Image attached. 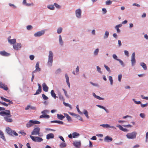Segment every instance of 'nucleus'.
Here are the masks:
<instances>
[{
	"label": "nucleus",
	"instance_id": "1",
	"mask_svg": "<svg viewBox=\"0 0 148 148\" xmlns=\"http://www.w3.org/2000/svg\"><path fill=\"white\" fill-rule=\"evenodd\" d=\"M53 56V54L52 51H49L48 62L47 64L48 66L49 67H50L52 66Z\"/></svg>",
	"mask_w": 148,
	"mask_h": 148
},
{
	"label": "nucleus",
	"instance_id": "2",
	"mask_svg": "<svg viewBox=\"0 0 148 148\" xmlns=\"http://www.w3.org/2000/svg\"><path fill=\"white\" fill-rule=\"evenodd\" d=\"M137 133L136 132L127 133L126 135L127 138L129 139H134L136 137Z\"/></svg>",
	"mask_w": 148,
	"mask_h": 148
},
{
	"label": "nucleus",
	"instance_id": "3",
	"mask_svg": "<svg viewBox=\"0 0 148 148\" xmlns=\"http://www.w3.org/2000/svg\"><path fill=\"white\" fill-rule=\"evenodd\" d=\"M30 137L34 142H40L43 141V139L42 138L38 136H32L30 135Z\"/></svg>",
	"mask_w": 148,
	"mask_h": 148
},
{
	"label": "nucleus",
	"instance_id": "4",
	"mask_svg": "<svg viewBox=\"0 0 148 148\" xmlns=\"http://www.w3.org/2000/svg\"><path fill=\"white\" fill-rule=\"evenodd\" d=\"M10 112L9 110H5L0 112V115L4 117L6 116H8L10 114Z\"/></svg>",
	"mask_w": 148,
	"mask_h": 148
},
{
	"label": "nucleus",
	"instance_id": "5",
	"mask_svg": "<svg viewBox=\"0 0 148 148\" xmlns=\"http://www.w3.org/2000/svg\"><path fill=\"white\" fill-rule=\"evenodd\" d=\"M40 129L38 127H36L34 129L32 132L31 133V134L32 135H36L40 134Z\"/></svg>",
	"mask_w": 148,
	"mask_h": 148
},
{
	"label": "nucleus",
	"instance_id": "6",
	"mask_svg": "<svg viewBox=\"0 0 148 148\" xmlns=\"http://www.w3.org/2000/svg\"><path fill=\"white\" fill-rule=\"evenodd\" d=\"M135 53L134 52L132 53L131 58V62L132 63V66H134L136 63V61L135 58Z\"/></svg>",
	"mask_w": 148,
	"mask_h": 148
},
{
	"label": "nucleus",
	"instance_id": "7",
	"mask_svg": "<svg viewBox=\"0 0 148 148\" xmlns=\"http://www.w3.org/2000/svg\"><path fill=\"white\" fill-rule=\"evenodd\" d=\"M12 116L10 114V116H6L4 117V120L7 122L12 123L13 122L12 119L11 118Z\"/></svg>",
	"mask_w": 148,
	"mask_h": 148
},
{
	"label": "nucleus",
	"instance_id": "8",
	"mask_svg": "<svg viewBox=\"0 0 148 148\" xmlns=\"http://www.w3.org/2000/svg\"><path fill=\"white\" fill-rule=\"evenodd\" d=\"M73 144L76 148H79L81 146V142L80 141H75L73 142Z\"/></svg>",
	"mask_w": 148,
	"mask_h": 148
},
{
	"label": "nucleus",
	"instance_id": "9",
	"mask_svg": "<svg viewBox=\"0 0 148 148\" xmlns=\"http://www.w3.org/2000/svg\"><path fill=\"white\" fill-rule=\"evenodd\" d=\"M45 33V31L44 30L35 33L34 34V36L35 37H39L43 35Z\"/></svg>",
	"mask_w": 148,
	"mask_h": 148
},
{
	"label": "nucleus",
	"instance_id": "10",
	"mask_svg": "<svg viewBox=\"0 0 148 148\" xmlns=\"http://www.w3.org/2000/svg\"><path fill=\"white\" fill-rule=\"evenodd\" d=\"M38 86V89L36 90L35 93L34 94V95H36L40 93L42 91V88L40 84L38 83L37 84Z\"/></svg>",
	"mask_w": 148,
	"mask_h": 148
},
{
	"label": "nucleus",
	"instance_id": "11",
	"mask_svg": "<svg viewBox=\"0 0 148 148\" xmlns=\"http://www.w3.org/2000/svg\"><path fill=\"white\" fill-rule=\"evenodd\" d=\"M81 10L80 9L77 10L75 11L76 16L77 18H80L81 17Z\"/></svg>",
	"mask_w": 148,
	"mask_h": 148
},
{
	"label": "nucleus",
	"instance_id": "12",
	"mask_svg": "<svg viewBox=\"0 0 148 148\" xmlns=\"http://www.w3.org/2000/svg\"><path fill=\"white\" fill-rule=\"evenodd\" d=\"M65 77L66 79V82L69 88H70V83L69 82V77L67 74H65Z\"/></svg>",
	"mask_w": 148,
	"mask_h": 148
},
{
	"label": "nucleus",
	"instance_id": "13",
	"mask_svg": "<svg viewBox=\"0 0 148 148\" xmlns=\"http://www.w3.org/2000/svg\"><path fill=\"white\" fill-rule=\"evenodd\" d=\"M100 126L102 127H103L104 128H114L115 129H116V128L115 127H114L113 126H110V125H109L108 124H101L100 125Z\"/></svg>",
	"mask_w": 148,
	"mask_h": 148
},
{
	"label": "nucleus",
	"instance_id": "14",
	"mask_svg": "<svg viewBox=\"0 0 148 148\" xmlns=\"http://www.w3.org/2000/svg\"><path fill=\"white\" fill-rule=\"evenodd\" d=\"M43 90L46 92H48L49 89L48 87L46 85L45 83H44L42 85Z\"/></svg>",
	"mask_w": 148,
	"mask_h": 148
},
{
	"label": "nucleus",
	"instance_id": "15",
	"mask_svg": "<svg viewBox=\"0 0 148 148\" xmlns=\"http://www.w3.org/2000/svg\"><path fill=\"white\" fill-rule=\"evenodd\" d=\"M0 88L3 89L5 90H7L8 89L7 86L5 85L4 84L1 82H0Z\"/></svg>",
	"mask_w": 148,
	"mask_h": 148
},
{
	"label": "nucleus",
	"instance_id": "16",
	"mask_svg": "<svg viewBox=\"0 0 148 148\" xmlns=\"http://www.w3.org/2000/svg\"><path fill=\"white\" fill-rule=\"evenodd\" d=\"M0 54L3 56H8L10 55V54L6 52L5 51H0Z\"/></svg>",
	"mask_w": 148,
	"mask_h": 148
},
{
	"label": "nucleus",
	"instance_id": "17",
	"mask_svg": "<svg viewBox=\"0 0 148 148\" xmlns=\"http://www.w3.org/2000/svg\"><path fill=\"white\" fill-rule=\"evenodd\" d=\"M112 138L109 136H107L104 138V141L107 142H110L112 141Z\"/></svg>",
	"mask_w": 148,
	"mask_h": 148
},
{
	"label": "nucleus",
	"instance_id": "18",
	"mask_svg": "<svg viewBox=\"0 0 148 148\" xmlns=\"http://www.w3.org/2000/svg\"><path fill=\"white\" fill-rule=\"evenodd\" d=\"M54 137V134L53 133H49L46 136V138L49 140L51 138H53Z\"/></svg>",
	"mask_w": 148,
	"mask_h": 148
},
{
	"label": "nucleus",
	"instance_id": "19",
	"mask_svg": "<svg viewBox=\"0 0 148 148\" xmlns=\"http://www.w3.org/2000/svg\"><path fill=\"white\" fill-rule=\"evenodd\" d=\"M33 120H30L29 122H28L26 124V127L29 128L33 125Z\"/></svg>",
	"mask_w": 148,
	"mask_h": 148
},
{
	"label": "nucleus",
	"instance_id": "20",
	"mask_svg": "<svg viewBox=\"0 0 148 148\" xmlns=\"http://www.w3.org/2000/svg\"><path fill=\"white\" fill-rule=\"evenodd\" d=\"M58 95L59 97V98L60 100H62L63 101H64L65 99L64 97L60 92H58Z\"/></svg>",
	"mask_w": 148,
	"mask_h": 148
},
{
	"label": "nucleus",
	"instance_id": "21",
	"mask_svg": "<svg viewBox=\"0 0 148 148\" xmlns=\"http://www.w3.org/2000/svg\"><path fill=\"white\" fill-rule=\"evenodd\" d=\"M92 95L95 98L99 100H103L104 99V98H101L98 96L94 92H93L92 94Z\"/></svg>",
	"mask_w": 148,
	"mask_h": 148
},
{
	"label": "nucleus",
	"instance_id": "22",
	"mask_svg": "<svg viewBox=\"0 0 148 148\" xmlns=\"http://www.w3.org/2000/svg\"><path fill=\"white\" fill-rule=\"evenodd\" d=\"M6 131L9 134L12 135V133L11 130L9 127H7L6 129Z\"/></svg>",
	"mask_w": 148,
	"mask_h": 148
},
{
	"label": "nucleus",
	"instance_id": "23",
	"mask_svg": "<svg viewBox=\"0 0 148 148\" xmlns=\"http://www.w3.org/2000/svg\"><path fill=\"white\" fill-rule=\"evenodd\" d=\"M1 99L2 100H3V101H5L9 102L10 104V103H11V104L13 103V102L12 101H11L9 99H7L4 97H3L1 96Z\"/></svg>",
	"mask_w": 148,
	"mask_h": 148
},
{
	"label": "nucleus",
	"instance_id": "24",
	"mask_svg": "<svg viewBox=\"0 0 148 148\" xmlns=\"http://www.w3.org/2000/svg\"><path fill=\"white\" fill-rule=\"evenodd\" d=\"M140 64L145 70H147V67L145 64L144 62H141Z\"/></svg>",
	"mask_w": 148,
	"mask_h": 148
},
{
	"label": "nucleus",
	"instance_id": "25",
	"mask_svg": "<svg viewBox=\"0 0 148 148\" xmlns=\"http://www.w3.org/2000/svg\"><path fill=\"white\" fill-rule=\"evenodd\" d=\"M72 135L73 138H75L78 137L80 136V134L77 132H75L72 133Z\"/></svg>",
	"mask_w": 148,
	"mask_h": 148
},
{
	"label": "nucleus",
	"instance_id": "26",
	"mask_svg": "<svg viewBox=\"0 0 148 148\" xmlns=\"http://www.w3.org/2000/svg\"><path fill=\"white\" fill-rule=\"evenodd\" d=\"M50 117L49 115L47 114H43L40 116V118H46L48 119Z\"/></svg>",
	"mask_w": 148,
	"mask_h": 148
},
{
	"label": "nucleus",
	"instance_id": "27",
	"mask_svg": "<svg viewBox=\"0 0 148 148\" xmlns=\"http://www.w3.org/2000/svg\"><path fill=\"white\" fill-rule=\"evenodd\" d=\"M8 42L11 44H14L16 42V39H9Z\"/></svg>",
	"mask_w": 148,
	"mask_h": 148
},
{
	"label": "nucleus",
	"instance_id": "28",
	"mask_svg": "<svg viewBox=\"0 0 148 148\" xmlns=\"http://www.w3.org/2000/svg\"><path fill=\"white\" fill-rule=\"evenodd\" d=\"M96 106L97 107H99V108H102V109H103V110H105V111L107 113H108L109 112V111L107 109H106V108L105 107H104V106H101L100 105H96Z\"/></svg>",
	"mask_w": 148,
	"mask_h": 148
},
{
	"label": "nucleus",
	"instance_id": "29",
	"mask_svg": "<svg viewBox=\"0 0 148 148\" xmlns=\"http://www.w3.org/2000/svg\"><path fill=\"white\" fill-rule=\"evenodd\" d=\"M64 114L66 118L68 121H71V118L68 114L66 113H64Z\"/></svg>",
	"mask_w": 148,
	"mask_h": 148
},
{
	"label": "nucleus",
	"instance_id": "30",
	"mask_svg": "<svg viewBox=\"0 0 148 148\" xmlns=\"http://www.w3.org/2000/svg\"><path fill=\"white\" fill-rule=\"evenodd\" d=\"M51 96L54 98V99H56V98L57 97L56 96V94L54 92V91L53 90H52L51 92Z\"/></svg>",
	"mask_w": 148,
	"mask_h": 148
},
{
	"label": "nucleus",
	"instance_id": "31",
	"mask_svg": "<svg viewBox=\"0 0 148 148\" xmlns=\"http://www.w3.org/2000/svg\"><path fill=\"white\" fill-rule=\"evenodd\" d=\"M0 137L2 139L4 140H6L3 133L1 131H0Z\"/></svg>",
	"mask_w": 148,
	"mask_h": 148
},
{
	"label": "nucleus",
	"instance_id": "32",
	"mask_svg": "<svg viewBox=\"0 0 148 148\" xmlns=\"http://www.w3.org/2000/svg\"><path fill=\"white\" fill-rule=\"evenodd\" d=\"M51 122L52 123H55L61 124H63L64 123L63 122L60 121H52Z\"/></svg>",
	"mask_w": 148,
	"mask_h": 148
},
{
	"label": "nucleus",
	"instance_id": "33",
	"mask_svg": "<svg viewBox=\"0 0 148 148\" xmlns=\"http://www.w3.org/2000/svg\"><path fill=\"white\" fill-rule=\"evenodd\" d=\"M66 143L64 142L60 143V147L61 148H63L66 147Z\"/></svg>",
	"mask_w": 148,
	"mask_h": 148
},
{
	"label": "nucleus",
	"instance_id": "34",
	"mask_svg": "<svg viewBox=\"0 0 148 148\" xmlns=\"http://www.w3.org/2000/svg\"><path fill=\"white\" fill-rule=\"evenodd\" d=\"M36 69L38 70V71H40V68L39 67V62H38L36 63Z\"/></svg>",
	"mask_w": 148,
	"mask_h": 148
},
{
	"label": "nucleus",
	"instance_id": "35",
	"mask_svg": "<svg viewBox=\"0 0 148 148\" xmlns=\"http://www.w3.org/2000/svg\"><path fill=\"white\" fill-rule=\"evenodd\" d=\"M57 117L59 119L61 120H62L65 117L63 115L59 114H57Z\"/></svg>",
	"mask_w": 148,
	"mask_h": 148
},
{
	"label": "nucleus",
	"instance_id": "36",
	"mask_svg": "<svg viewBox=\"0 0 148 148\" xmlns=\"http://www.w3.org/2000/svg\"><path fill=\"white\" fill-rule=\"evenodd\" d=\"M62 72L61 69L59 68L57 69L55 71V73L56 74H59Z\"/></svg>",
	"mask_w": 148,
	"mask_h": 148
},
{
	"label": "nucleus",
	"instance_id": "37",
	"mask_svg": "<svg viewBox=\"0 0 148 148\" xmlns=\"http://www.w3.org/2000/svg\"><path fill=\"white\" fill-rule=\"evenodd\" d=\"M83 113L85 115L88 119L89 118V117L88 115V112L86 110H84V112H83Z\"/></svg>",
	"mask_w": 148,
	"mask_h": 148
},
{
	"label": "nucleus",
	"instance_id": "38",
	"mask_svg": "<svg viewBox=\"0 0 148 148\" xmlns=\"http://www.w3.org/2000/svg\"><path fill=\"white\" fill-rule=\"evenodd\" d=\"M62 90L63 91L64 95L66 97L68 98H69V96L68 95L67 91L64 88H62Z\"/></svg>",
	"mask_w": 148,
	"mask_h": 148
},
{
	"label": "nucleus",
	"instance_id": "39",
	"mask_svg": "<svg viewBox=\"0 0 148 148\" xmlns=\"http://www.w3.org/2000/svg\"><path fill=\"white\" fill-rule=\"evenodd\" d=\"M109 79L110 82V85L112 86L113 85V80L112 79V76H109Z\"/></svg>",
	"mask_w": 148,
	"mask_h": 148
},
{
	"label": "nucleus",
	"instance_id": "40",
	"mask_svg": "<svg viewBox=\"0 0 148 148\" xmlns=\"http://www.w3.org/2000/svg\"><path fill=\"white\" fill-rule=\"evenodd\" d=\"M90 83L93 86L97 87H99V85L98 84L94 83L91 82H90Z\"/></svg>",
	"mask_w": 148,
	"mask_h": 148
},
{
	"label": "nucleus",
	"instance_id": "41",
	"mask_svg": "<svg viewBox=\"0 0 148 148\" xmlns=\"http://www.w3.org/2000/svg\"><path fill=\"white\" fill-rule=\"evenodd\" d=\"M96 68L97 71H98V72L100 74H102V72L101 71V68L99 66H97Z\"/></svg>",
	"mask_w": 148,
	"mask_h": 148
},
{
	"label": "nucleus",
	"instance_id": "42",
	"mask_svg": "<svg viewBox=\"0 0 148 148\" xmlns=\"http://www.w3.org/2000/svg\"><path fill=\"white\" fill-rule=\"evenodd\" d=\"M118 61L119 62L121 65L122 67H124L125 66V65L124 63L123 62V61L119 59L118 60Z\"/></svg>",
	"mask_w": 148,
	"mask_h": 148
},
{
	"label": "nucleus",
	"instance_id": "43",
	"mask_svg": "<svg viewBox=\"0 0 148 148\" xmlns=\"http://www.w3.org/2000/svg\"><path fill=\"white\" fill-rule=\"evenodd\" d=\"M99 51V49H97L94 51V56H96L98 55Z\"/></svg>",
	"mask_w": 148,
	"mask_h": 148
},
{
	"label": "nucleus",
	"instance_id": "44",
	"mask_svg": "<svg viewBox=\"0 0 148 148\" xmlns=\"http://www.w3.org/2000/svg\"><path fill=\"white\" fill-rule=\"evenodd\" d=\"M47 7L49 9L53 10H54V7L53 5H49L47 6Z\"/></svg>",
	"mask_w": 148,
	"mask_h": 148
},
{
	"label": "nucleus",
	"instance_id": "45",
	"mask_svg": "<svg viewBox=\"0 0 148 148\" xmlns=\"http://www.w3.org/2000/svg\"><path fill=\"white\" fill-rule=\"evenodd\" d=\"M132 100L134 103L136 104H141V102L140 101H136L134 99H133Z\"/></svg>",
	"mask_w": 148,
	"mask_h": 148
},
{
	"label": "nucleus",
	"instance_id": "46",
	"mask_svg": "<svg viewBox=\"0 0 148 148\" xmlns=\"http://www.w3.org/2000/svg\"><path fill=\"white\" fill-rule=\"evenodd\" d=\"M59 40L60 43V44L61 45H63V42L61 36L60 35L59 36Z\"/></svg>",
	"mask_w": 148,
	"mask_h": 148
},
{
	"label": "nucleus",
	"instance_id": "47",
	"mask_svg": "<svg viewBox=\"0 0 148 148\" xmlns=\"http://www.w3.org/2000/svg\"><path fill=\"white\" fill-rule=\"evenodd\" d=\"M63 104H64V106H66L69 107L71 109V105H70L69 103H65V102H64V101H63Z\"/></svg>",
	"mask_w": 148,
	"mask_h": 148
},
{
	"label": "nucleus",
	"instance_id": "48",
	"mask_svg": "<svg viewBox=\"0 0 148 148\" xmlns=\"http://www.w3.org/2000/svg\"><path fill=\"white\" fill-rule=\"evenodd\" d=\"M109 33L108 31H106L105 32V36H104V38H107L109 36Z\"/></svg>",
	"mask_w": 148,
	"mask_h": 148
},
{
	"label": "nucleus",
	"instance_id": "49",
	"mask_svg": "<svg viewBox=\"0 0 148 148\" xmlns=\"http://www.w3.org/2000/svg\"><path fill=\"white\" fill-rule=\"evenodd\" d=\"M49 112V110H45L41 112V113L42 114H45L48 113Z\"/></svg>",
	"mask_w": 148,
	"mask_h": 148
},
{
	"label": "nucleus",
	"instance_id": "50",
	"mask_svg": "<svg viewBox=\"0 0 148 148\" xmlns=\"http://www.w3.org/2000/svg\"><path fill=\"white\" fill-rule=\"evenodd\" d=\"M104 67L110 73L111 72V71L110 69V68L108 66H106L105 65H104Z\"/></svg>",
	"mask_w": 148,
	"mask_h": 148
},
{
	"label": "nucleus",
	"instance_id": "51",
	"mask_svg": "<svg viewBox=\"0 0 148 148\" xmlns=\"http://www.w3.org/2000/svg\"><path fill=\"white\" fill-rule=\"evenodd\" d=\"M69 113L70 115H71L73 116H75V118H77V117L78 115L77 114H75V113H73L71 112H69Z\"/></svg>",
	"mask_w": 148,
	"mask_h": 148
},
{
	"label": "nucleus",
	"instance_id": "52",
	"mask_svg": "<svg viewBox=\"0 0 148 148\" xmlns=\"http://www.w3.org/2000/svg\"><path fill=\"white\" fill-rule=\"evenodd\" d=\"M62 28L61 27L58 28L57 31V33L59 34H60L62 32Z\"/></svg>",
	"mask_w": 148,
	"mask_h": 148
},
{
	"label": "nucleus",
	"instance_id": "53",
	"mask_svg": "<svg viewBox=\"0 0 148 148\" xmlns=\"http://www.w3.org/2000/svg\"><path fill=\"white\" fill-rule=\"evenodd\" d=\"M0 103L1 104L3 105L4 106H7L8 105H10V103L7 104L5 103L4 102H3L0 101Z\"/></svg>",
	"mask_w": 148,
	"mask_h": 148
},
{
	"label": "nucleus",
	"instance_id": "54",
	"mask_svg": "<svg viewBox=\"0 0 148 148\" xmlns=\"http://www.w3.org/2000/svg\"><path fill=\"white\" fill-rule=\"evenodd\" d=\"M42 97L43 99L44 100H47L48 99V97L46 96L45 94H42Z\"/></svg>",
	"mask_w": 148,
	"mask_h": 148
},
{
	"label": "nucleus",
	"instance_id": "55",
	"mask_svg": "<svg viewBox=\"0 0 148 148\" xmlns=\"http://www.w3.org/2000/svg\"><path fill=\"white\" fill-rule=\"evenodd\" d=\"M112 57L114 59L118 61L119 59H118V57L115 54H113L112 55Z\"/></svg>",
	"mask_w": 148,
	"mask_h": 148
},
{
	"label": "nucleus",
	"instance_id": "56",
	"mask_svg": "<svg viewBox=\"0 0 148 148\" xmlns=\"http://www.w3.org/2000/svg\"><path fill=\"white\" fill-rule=\"evenodd\" d=\"M116 127H119V129L122 131L123 130V128L121 125H116Z\"/></svg>",
	"mask_w": 148,
	"mask_h": 148
},
{
	"label": "nucleus",
	"instance_id": "57",
	"mask_svg": "<svg viewBox=\"0 0 148 148\" xmlns=\"http://www.w3.org/2000/svg\"><path fill=\"white\" fill-rule=\"evenodd\" d=\"M106 3L107 5H110L112 3V1L110 0H108L106 1Z\"/></svg>",
	"mask_w": 148,
	"mask_h": 148
},
{
	"label": "nucleus",
	"instance_id": "58",
	"mask_svg": "<svg viewBox=\"0 0 148 148\" xmlns=\"http://www.w3.org/2000/svg\"><path fill=\"white\" fill-rule=\"evenodd\" d=\"M122 77V75L121 74H119L118 76V81L119 82H121Z\"/></svg>",
	"mask_w": 148,
	"mask_h": 148
},
{
	"label": "nucleus",
	"instance_id": "59",
	"mask_svg": "<svg viewBox=\"0 0 148 148\" xmlns=\"http://www.w3.org/2000/svg\"><path fill=\"white\" fill-rule=\"evenodd\" d=\"M140 97L143 99L148 100V97H144L143 95H141Z\"/></svg>",
	"mask_w": 148,
	"mask_h": 148
},
{
	"label": "nucleus",
	"instance_id": "60",
	"mask_svg": "<svg viewBox=\"0 0 148 148\" xmlns=\"http://www.w3.org/2000/svg\"><path fill=\"white\" fill-rule=\"evenodd\" d=\"M76 108H77V111H78V113L79 114H82V112L80 111V110H79V106H78V105H77V106H76Z\"/></svg>",
	"mask_w": 148,
	"mask_h": 148
},
{
	"label": "nucleus",
	"instance_id": "61",
	"mask_svg": "<svg viewBox=\"0 0 148 148\" xmlns=\"http://www.w3.org/2000/svg\"><path fill=\"white\" fill-rule=\"evenodd\" d=\"M23 4H25L27 6H29L30 5V4L26 3V0H23Z\"/></svg>",
	"mask_w": 148,
	"mask_h": 148
},
{
	"label": "nucleus",
	"instance_id": "62",
	"mask_svg": "<svg viewBox=\"0 0 148 148\" xmlns=\"http://www.w3.org/2000/svg\"><path fill=\"white\" fill-rule=\"evenodd\" d=\"M14 49L16 50H18L20 49L21 47H13Z\"/></svg>",
	"mask_w": 148,
	"mask_h": 148
},
{
	"label": "nucleus",
	"instance_id": "63",
	"mask_svg": "<svg viewBox=\"0 0 148 148\" xmlns=\"http://www.w3.org/2000/svg\"><path fill=\"white\" fill-rule=\"evenodd\" d=\"M27 30H29L32 29V27L31 25H29L27 26Z\"/></svg>",
	"mask_w": 148,
	"mask_h": 148
},
{
	"label": "nucleus",
	"instance_id": "64",
	"mask_svg": "<svg viewBox=\"0 0 148 148\" xmlns=\"http://www.w3.org/2000/svg\"><path fill=\"white\" fill-rule=\"evenodd\" d=\"M33 122L34 124H39L40 123V121H33Z\"/></svg>",
	"mask_w": 148,
	"mask_h": 148
}]
</instances>
